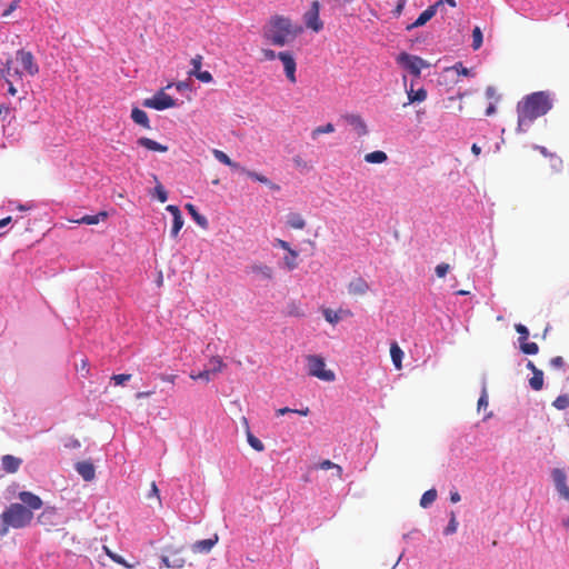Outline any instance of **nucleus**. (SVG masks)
I'll return each instance as SVG.
<instances>
[{
    "instance_id": "1",
    "label": "nucleus",
    "mask_w": 569,
    "mask_h": 569,
    "mask_svg": "<svg viewBox=\"0 0 569 569\" xmlns=\"http://www.w3.org/2000/svg\"><path fill=\"white\" fill-rule=\"evenodd\" d=\"M302 31L303 28L293 24L289 18L276 14L263 26L262 37L269 44L283 47L293 42Z\"/></svg>"
},
{
    "instance_id": "2",
    "label": "nucleus",
    "mask_w": 569,
    "mask_h": 569,
    "mask_svg": "<svg viewBox=\"0 0 569 569\" xmlns=\"http://www.w3.org/2000/svg\"><path fill=\"white\" fill-rule=\"evenodd\" d=\"M551 107L550 97L543 91L527 96L518 103V130L525 131L535 119L546 114Z\"/></svg>"
},
{
    "instance_id": "3",
    "label": "nucleus",
    "mask_w": 569,
    "mask_h": 569,
    "mask_svg": "<svg viewBox=\"0 0 569 569\" xmlns=\"http://www.w3.org/2000/svg\"><path fill=\"white\" fill-rule=\"evenodd\" d=\"M33 512L21 503H11L0 515V537L6 536L10 528L21 529L31 523Z\"/></svg>"
},
{
    "instance_id": "4",
    "label": "nucleus",
    "mask_w": 569,
    "mask_h": 569,
    "mask_svg": "<svg viewBox=\"0 0 569 569\" xmlns=\"http://www.w3.org/2000/svg\"><path fill=\"white\" fill-rule=\"evenodd\" d=\"M306 359L309 376L328 382H331L336 379L335 372L332 370L326 369V362L322 357L310 355L307 356Z\"/></svg>"
},
{
    "instance_id": "5",
    "label": "nucleus",
    "mask_w": 569,
    "mask_h": 569,
    "mask_svg": "<svg viewBox=\"0 0 569 569\" xmlns=\"http://www.w3.org/2000/svg\"><path fill=\"white\" fill-rule=\"evenodd\" d=\"M0 79L8 84V93L14 97L18 93L16 83L22 82V71L13 66L12 59H8L0 68Z\"/></svg>"
},
{
    "instance_id": "6",
    "label": "nucleus",
    "mask_w": 569,
    "mask_h": 569,
    "mask_svg": "<svg viewBox=\"0 0 569 569\" xmlns=\"http://www.w3.org/2000/svg\"><path fill=\"white\" fill-rule=\"evenodd\" d=\"M397 62L417 78L420 77L421 69L429 67V63L422 58L407 52H401L397 57Z\"/></svg>"
},
{
    "instance_id": "7",
    "label": "nucleus",
    "mask_w": 569,
    "mask_h": 569,
    "mask_svg": "<svg viewBox=\"0 0 569 569\" xmlns=\"http://www.w3.org/2000/svg\"><path fill=\"white\" fill-rule=\"evenodd\" d=\"M14 61L21 66V69L19 70L22 71V76L28 74L30 77H34L38 74L39 66L30 51L23 49L18 50L13 62Z\"/></svg>"
},
{
    "instance_id": "8",
    "label": "nucleus",
    "mask_w": 569,
    "mask_h": 569,
    "mask_svg": "<svg viewBox=\"0 0 569 569\" xmlns=\"http://www.w3.org/2000/svg\"><path fill=\"white\" fill-rule=\"evenodd\" d=\"M142 104L154 110H166L176 107V100L161 89L153 97L144 99Z\"/></svg>"
},
{
    "instance_id": "9",
    "label": "nucleus",
    "mask_w": 569,
    "mask_h": 569,
    "mask_svg": "<svg viewBox=\"0 0 569 569\" xmlns=\"http://www.w3.org/2000/svg\"><path fill=\"white\" fill-rule=\"evenodd\" d=\"M320 4L318 1L311 3V8L303 14V21L307 28L319 32L323 28V22L319 18Z\"/></svg>"
},
{
    "instance_id": "10",
    "label": "nucleus",
    "mask_w": 569,
    "mask_h": 569,
    "mask_svg": "<svg viewBox=\"0 0 569 569\" xmlns=\"http://www.w3.org/2000/svg\"><path fill=\"white\" fill-rule=\"evenodd\" d=\"M551 476L559 496L569 501V487L567 486V475L565 470L555 468L551 472Z\"/></svg>"
},
{
    "instance_id": "11",
    "label": "nucleus",
    "mask_w": 569,
    "mask_h": 569,
    "mask_svg": "<svg viewBox=\"0 0 569 569\" xmlns=\"http://www.w3.org/2000/svg\"><path fill=\"white\" fill-rule=\"evenodd\" d=\"M277 57L283 63L284 72H286L288 80L291 83H296L297 82V78H296L297 63H296L293 56L288 51H281V52H278Z\"/></svg>"
},
{
    "instance_id": "12",
    "label": "nucleus",
    "mask_w": 569,
    "mask_h": 569,
    "mask_svg": "<svg viewBox=\"0 0 569 569\" xmlns=\"http://www.w3.org/2000/svg\"><path fill=\"white\" fill-rule=\"evenodd\" d=\"M168 551L169 556L161 557L162 566L166 568L181 569L186 563V559L181 556V550L169 549Z\"/></svg>"
},
{
    "instance_id": "13",
    "label": "nucleus",
    "mask_w": 569,
    "mask_h": 569,
    "mask_svg": "<svg viewBox=\"0 0 569 569\" xmlns=\"http://www.w3.org/2000/svg\"><path fill=\"white\" fill-rule=\"evenodd\" d=\"M342 119L356 131L358 137L368 134V127L360 114L347 113L342 116Z\"/></svg>"
},
{
    "instance_id": "14",
    "label": "nucleus",
    "mask_w": 569,
    "mask_h": 569,
    "mask_svg": "<svg viewBox=\"0 0 569 569\" xmlns=\"http://www.w3.org/2000/svg\"><path fill=\"white\" fill-rule=\"evenodd\" d=\"M347 289L350 296L360 297L368 293L370 286L363 278L358 277L348 283Z\"/></svg>"
},
{
    "instance_id": "15",
    "label": "nucleus",
    "mask_w": 569,
    "mask_h": 569,
    "mask_svg": "<svg viewBox=\"0 0 569 569\" xmlns=\"http://www.w3.org/2000/svg\"><path fill=\"white\" fill-rule=\"evenodd\" d=\"M18 498L22 501L21 505L31 510V512H33V510H39L43 505L41 498L30 491L19 492Z\"/></svg>"
},
{
    "instance_id": "16",
    "label": "nucleus",
    "mask_w": 569,
    "mask_h": 569,
    "mask_svg": "<svg viewBox=\"0 0 569 569\" xmlns=\"http://www.w3.org/2000/svg\"><path fill=\"white\" fill-rule=\"evenodd\" d=\"M442 4V0L437 1L435 4L428 7L425 11L420 13L417 20L408 27V29L421 27L426 24L431 18L437 13V9Z\"/></svg>"
},
{
    "instance_id": "17",
    "label": "nucleus",
    "mask_w": 569,
    "mask_h": 569,
    "mask_svg": "<svg viewBox=\"0 0 569 569\" xmlns=\"http://www.w3.org/2000/svg\"><path fill=\"white\" fill-rule=\"evenodd\" d=\"M167 211H169L172 216V228H171V236L176 238L183 227V218L181 214L180 209L174 204H169L166 208Z\"/></svg>"
},
{
    "instance_id": "18",
    "label": "nucleus",
    "mask_w": 569,
    "mask_h": 569,
    "mask_svg": "<svg viewBox=\"0 0 569 569\" xmlns=\"http://www.w3.org/2000/svg\"><path fill=\"white\" fill-rule=\"evenodd\" d=\"M76 470L86 481H91L96 477L94 466L90 461L77 462Z\"/></svg>"
},
{
    "instance_id": "19",
    "label": "nucleus",
    "mask_w": 569,
    "mask_h": 569,
    "mask_svg": "<svg viewBox=\"0 0 569 569\" xmlns=\"http://www.w3.org/2000/svg\"><path fill=\"white\" fill-rule=\"evenodd\" d=\"M242 422L246 427V436H247V441L249 443V446L254 449L256 451L258 452H261L264 450V445L263 442L258 439L251 431H250V427H249V422H248V419L246 417L242 418Z\"/></svg>"
},
{
    "instance_id": "20",
    "label": "nucleus",
    "mask_w": 569,
    "mask_h": 569,
    "mask_svg": "<svg viewBox=\"0 0 569 569\" xmlns=\"http://www.w3.org/2000/svg\"><path fill=\"white\" fill-rule=\"evenodd\" d=\"M57 511L54 508H46L39 516L38 522L44 527L56 526Z\"/></svg>"
},
{
    "instance_id": "21",
    "label": "nucleus",
    "mask_w": 569,
    "mask_h": 569,
    "mask_svg": "<svg viewBox=\"0 0 569 569\" xmlns=\"http://www.w3.org/2000/svg\"><path fill=\"white\" fill-rule=\"evenodd\" d=\"M137 143L150 151H156V152H167L168 151L167 146L161 144V143H159L150 138H147V137L139 138Z\"/></svg>"
},
{
    "instance_id": "22",
    "label": "nucleus",
    "mask_w": 569,
    "mask_h": 569,
    "mask_svg": "<svg viewBox=\"0 0 569 569\" xmlns=\"http://www.w3.org/2000/svg\"><path fill=\"white\" fill-rule=\"evenodd\" d=\"M21 462H22L21 459L17 458L14 456H11V455H6L1 459L3 470L9 473L17 472Z\"/></svg>"
},
{
    "instance_id": "23",
    "label": "nucleus",
    "mask_w": 569,
    "mask_h": 569,
    "mask_svg": "<svg viewBox=\"0 0 569 569\" xmlns=\"http://www.w3.org/2000/svg\"><path fill=\"white\" fill-rule=\"evenodd\" d=\"M249 271L256 276L261 277L262 279H266V280H271L273 277L272 269L269 266L263 264V263L251 264L249 267Z\"/></svg>"
},
{
    "instance_id": "24",
    "label": "nucleus",
    "mask_w": 569,
    "mask_h": 569,
    "mask_svg": "<svg viewBox=\"0 0 569 569\" xmlns=\"http://www.w3.org/2000/svg\"><path fill=\"white\" fill-rule=\"evenodd\" d=\"M322 313H323V317H325L326 321H328L331 325H337L341 320L342 315L343 316H351V311H349V310L340 309L338 311H335V310L329 309V308L325 309L322 311Z\"/></svg>"
},
{
    "instance_id": "25",
    "label": "nucleus",
    "mask_w": 569,
    "mask_h": 569,
    "mask_svg": "<svg viewBox=\"0 0 569 569\" xmlns=\"http://www.w3.org/2000/svg\"><path fill=\"white\" fill-rule=\"evenodd\" d=\"M108 217L106 211H100L97 214H86L82 218L74 220L78 224H98L100 221H104Z\"/></svg>"
},
{
    "instance_id": "26",
    "label": "nucleus",
    "mask_w": 569,
    "mask_h": 569,
    "mask_svg": "<svg viewBox=\"0 0 569 569\" xmlns=\"http://www.w3.org/2000/svg\"><path fill=\"white\" fill-rule=\"evenodd\" d=\"M218 541V536L213 538L199 540L193 543L192 550L194 552H209Z\"/></svg>"
},
{
    "instance_id": "27",
    "label": "nucleus",
    "mask_w": 569,
    "mask_h": 569,
    "mask_svg": "<svg viewBox=\"0 0 569 569\" xmlns=\"http://www.w3.org/2000/svg\"><path fill=\"white\" fill-rule=\"evenodd\" d=\"M287 226L291 229L302 230L306 227V220L300 213L291 212L287 216Z\"/></svg>"
},
{
    "instance_id": "28",
    "label": "nucleus",
    "mask_w": 569,
    "mask_h": 569,
    "mask_svg": "<svg viewBox=\"0 0 569 569\" xmlns=\"http://www.w3.org/2000/svg\"><path fill=\"white\" fill-rule=\"evenodd\" d=\"M213 153V157L221 163L234 169V170H240L241 171V168L240 164L238 162H234L230 159V157L224 153L223 151L221 150H218V149H214L212 151Z\"/></svg>"
},
{
    "instance_id": "29",
    "label": "nucleus",
    "mask_w": 569,
    "mask_h": 569,
    "mask_svg": "<svg viewBox=\"0 0 569 569\" xmlns=\"http://www.w3.org/2000/svg\"><path fill=\"white\" fill-rule=\"evenodd\" d=\"M131 118L137 124H140L146 129L150 128L148 114L143 110L133 108L131 111Z\"/></svg>"
},
{
    "instance_id": "30",
    "label": "nucleus",
    "mask_w": 569,
    "mask_h": 569,
    "mask_svg": "<svg viewBox=\"0 0 569 569\" xmlns=\"http://www.w3.org/2000/svg\"><path fill=\"white\" fill-rule=\"evenodd\" d=\"M186 209L188 210L189 214L196 221L197 224H199L203 229L208 228L207 218L204 216L200 214L198 212L197 208L192 203H187Z\"/></svg>"
},
{
    "instance_id": "31",
    "label": "nucleus",
    "mask_w": 569,
    "mask_h": 569,
    "mask_svg": "<svg viewBox=\"0 0 569 569\" xmlns=\"http://www.w3.org/2000/svg\"><path fill=\"white\" fill-rule=\"evenodd\" d=\"M241 172L246 173L249 178H251L258 182L269 186L273 190H279V186L271 183V181L263 174L247 170L244 168H241Z\"/></svg>"
},
{
    "instance_id": "32",
    "label": "nucleus",
    "mask_w": 569,
    "mask_h": 569,
    "mask_svg": "<svg viewBox=\"0 0 569 569\" xmlns=\"http://www.w3.org/2000/svg\"><path fill=\"white\" fill-rule=\"evenodd\" d=\"M390 356H391V360L395 365V367L397 369H401V361H402V357H403V351L401 350V348L398 346L397 342H393L391 343L390 346Z\"/></svg>"
},
{
    "instance_id": "33",
    "label": "nucleus",
    "mask_w": 569,
    "mask_h": 569,
    "mask_svg": "<svg viewBox=\"0 0 569 569\" xmlns=\"http://www.w3.org/2000/svg\"><path fill=\"white\" fill-rule=\"evenodd\" d=\"M388 160V156L385 151H372L365 154V161L368 163H383Z\"/></svg>"
},
{
    "instance_id": "34",
    "label": "nucleus",
    "mask_w": 569,
    "mask_h": 569,
    "mask_svg": "<svg viewBox=\"0 0 569 569\" xmlns=\"http://www.w3.org/2000/svg\"><path fill=\"white\" fill-rule=\"evenodd\" d=\"M409 103L422 102L427 99V91L423 88L418 90H413L411 87L410 90L407 91Z\"/></svg>"
},
{
    "instance_id": "35",
    "label": "nucleus",
    "mask_w": 569,
    "mask_h": 569,
    "mask_svg": "<svg viewBox=\"0 0 569 569\" xmlns=\"http://www.w3.org/2000/svg\"><path fill=\"white\" fill-rule=\"evenodd\" d=\"M299 253L297 250L292 249L283 257V263L288 270H295L298 267L297 259Z\"/></svg>"
},
{
    "instance_id": "36",
    "label": "nucleus",
    "mask_w": 569,
    "mask_h": 569,
    "mask_svg": "<svg viewBox=\"0 0 569 569\" xmlns=\"http://www.w3.org/2000/svg\"><path fill=\"white\" fill-rule=\"evenodd\" d=\"M532 373L533 376L529 380L530 387L536 391L541 390L543 386V372L539 369H535Z\"/></svg>"
},
{
    "instance_id": "37",
    "label": "nucleus",
    "mask_w": 569,
    "mask_h": 569,
    "mask_svg": "<svg viewBox=\"0 0 569 569\" xmlns=\"http://www.w3.org/2000/svg\"><path fill=\"white\" fill-rule=\"evenodd\" d=\"M153 180L156 181L154 189L152 191V196L156 197L160 202H166L168 199V192L164 187L158 181L157 176L153 174Z\"/></svg>"
},
{
    "instance_id": "38",
    "label": "nucleus",
    "mask_w": 569,
    "mask_h": 569,
    "mask_svg": "<svg viewBox=\"0 0 569 569\" xmlns=\"http://www.w3.org/2000/svg\"><path fill=\"white\" fill-rule=\"evenodd\" d=\"M437 499V490L436 489H429L427 490L421 499H420V506L422 508H428L430 505H432Z\"/></svg>"
},
{
    "instance_id": "39",
    "label": "nucleus",
    "mask_w": 569,
    "mask_h": 569,
    "mask_svg": "<svg viewBox=\"0 0 569 569\" xmlns=\"http://www.w3.org/2000/svg\"><path fill=\"white\" fill-rule=\"evenodd\" d=\"M209 363L211 366L209 371H211L212 375L221 372L223 370V368L226 367V363L223 362L222 358L219 356L211 357L209 360Z\"/></svg>"
},
{
    "instance_id": "40",
    "label": "nucleus",
    "mask_w": 569,
    "mask_h": 569,
    "mask_svg": "<svg viewBox=\"0 0 569 569\" xmlns=\"http://www.w3.org/2000/svg\"><path fill=\"white\" fill-rule=\"evenodd\" d=\"M335 131V127L332 123H327L325 126H319L317 128H315L312 131H311V138L313 140H316L320 134L322 133H332Z\"/></svg>"
},
{
    "instance_id": "41",
    "label": "nucleus",
    "mask_w": 569,
    "mask_h": 569,
    "mask_svg": "<svg viewBox=\"0 0 569 569\" xmlns=\"http://www.w3.org/2000/svg\"><path fill=\"white\" fill-rule=\"evenodd\" d=\"M520 349L526 355H536L539 351V347L536 342L520 341Z\"/></svg>"
},
{
    "instance_id": "42",
    "label": "nucleus",
    "mask_w": 569,
    "mask_h": 569,
    "mask_svg": "<svg viewBox=\"0 0 569 569\" xmlns=\"http://www.w3.org/2000/svg\"><path fill=\"white\" fill-rule=\"evenodd\" d=\"M458 529V521L455 511L450 512V520L448 526L445 528L443 533L446 536L453 535Z\"/></svg>"
},
{
    "instance_id": "43",
    "label": "nucleus",
    "mask_w": 569,
    "mask_h": 569,
    "mask_svg": "<svg viewBox=\"0 0 569 569\" xmlns=\"http://www.w3.org/2000/svg\"><path fill=\"white\" fill-rule=\"evenodd\" d=\"M482 46V32L479 27L472 30V49L478 50Z\"/></svg>"
},
{
    "instance_id": "44",
    "label": "nucleus",
    "mask_w": 569,
    "mask_h": 569,
    "mask_svg": "<svg viewBox=\"0 0 569 569\" xmlns=\"http://www.w3.org/2000/svg\"><path fill=\"white\" fill-rule=\"evenodd\" d=\"M103 550L106 551V553L108 555V557H109L110 559H112L116 563H119V565H121V566H123V567H126V568H131V566H130V565H128V563L126 562V560H124L121 556H119V555H117V553L112 552V551H111L107 546H103Z\"/></svg>"
},
{
    "instance_id": "45",
    "label": "nucleus",
    "mask_w": 569,
    "mask_h": 569,
    "mask_svg": "<svg viewBox=\"0 0 569 569\" xmlns=\"http://www.w3.org/2000/svg\"><path fill=\"white\" fill-rule=\"evenodd\" d=\"M319 467L323 470L335 468L337 470V477L340 479L342 476V468L330 460H323L322 462H320Z\"/></svg>"
},
{
    "instance_id": "46",
    "label": "nucleus",
    "mask_w": 569,
    "mask_h": 569,
    "mask_svg": "<svg viewBox=\"0 0 569 569\" xmlns=\"http://www.w3.org/2000/svg\"><path fill=\"white\" fill-rule=\"evenodd\" d=\"M211 371H209V369L207 370H203V371H200L198 373H190V378L192 380H204V381H210L211 380Z\"/></svg>"
},
{
    "instance_id": "47",
    "label": "nucleus",
    "mask_w": 569,
    "mask_h": 569,
    "mask_svg": "<svg viewBox=\"0 0 569 569\" xmlns=\"http://www.w3.org/2000/svg\"><path fill=\"white\" fill-rule=\"evenodd\" d=\"M553 406L559 410H563L569 406V398L567 396H559L553 401Z\"/></svg>"
},
{
    "instance_id": "48",
    "label": "nucleus",
    "mask_w": 569,
    "mask_h": 569,
    "mask_svg": "<svg viewBox=\"0 0 569 569\" xmlns=\"http://www.w3.org/2000/svg\"><path fill=\"white\" fill-rule=\"evenodd\" d=\"M201 64H202V57L200 54H197L194 58L191 59L192 70L190 73L194 76L196 73L201 71Z\"/></svg>"
},
{
    "instance_id": "49",
    "label": "nucleus",
    "mask_w": 569,
    "mask_h": 569,
    "mask_svg": "<svg viewBox=\"0 0 569 569\" xmlns=\"http://www.w3.org/2000/svg\"><path fill=\"white\" fill-rule=\"evenodd\" d=\"M515 329L520 335V338H519L520 341H526L528 339L529 331L526 326H523L521 323H517L515 326Z\"/></svg>"
},
{
    "instance_id": "50",
    "label": "nucleus",
    "mask_w": 569,
    "mask_h": 569,
    "mask_svg": "<svg viewBox=\"0 0 569 569\" xmlns=\"http://www.w3.org/2000/svg\"><path fill=\"white\" fill-rule=\"evenodd\" d=\"M450 270V266L448 263H439L435 271H436V274L439 277V278H443Z\"/></svg>"
},
{
    "instance_id": "51",
    "label": "nucleus",
    "mask_w": 569,
    "mask_h": 569,
    "mask_svg": "<svg viewBox=\"0 0 569 569\" xmlns=\"http://www.w3.org/2000/svg\"><path fill=\"white\" fill-rule=\"evenodd\" d=\"M450 70H455L458 74L468 77L470 74V70L463 67L461 62H457Z\"/></svg>"
},
{
    "instance_id": "52",
    "label": "nucleus",
    "mask_w": 569,
    "mask_h": 569,
    "mask_svg": "<svg viewBox=\"0 0 569 569\" xmlns=\"http://www.w3.org/2000/svg\"><path fill=\"white\" fill-rule=\"evenodd\" d=\"M198 80L202 82H211L212 81V74L209 71H199L194 74Z\"/></svg>"
},
{
    "instance_id": "53",
    "label": "nucleus",
    "mask_w": 569,
    "mask_h": 569,
    "mask_svg": "<svg viewBox=\"0 0 569 569\" xmlns=\"http://www.w3.org/2000/svg\"><path fill=\"white\" fill-rule=\"evenodd\" d=\"M130 378H131V375L121 373V375H114L112 377V380L114 381L116 385H122L126 381L130 380Z\"/></svg>"
},
{
    "instance_id": "54",
    "label": "nucleus",
    "mask_w": 569,
    "mask_h": 569,
    "mask_svg": "<svg viewBox=\"0 0 569 569\" xmlns=\"http://www.w3.org/2000/svg\"><path fill=\"white\" fill-rule=\"evenodd\" d=\"M488 396L486 390L482 391V395L480 396L478 400V410L486 409L488 407Z\"/></svg>"
},
{
    "instance_id": "55",
    "label": "nucleus",
    "mask_w": 569,
    "mask_h": 569,
    "mask_svg": "<svg viewBox=\"0 0 569 569\" xmlns=\"http://www.w3.org/2000/svg\"><path fill=\"white\" fill-rule=\"evenodd\" d=\"M273 246L279 247V248L286 250L287 252L292 250V248L290 247L289 242L282 240V239H274Z\"/></svg>"
},
{
    "instance_id": "56",
    "label": "nucleus",
    "mask_w": 569,
    "mask_h": 569,
    "mask_svg": "<svg viewBox=\"0 0 569 569\" xmlns=\"http://www.w3.org/2000/svg\"><path fill=\"white\" fill-rule=\"evenodd\" d=\"M550 365H551L552 367H555V368H562V367H563V365H565V361H563L562 357L557 356V357H555V358H552V359L550 360Z\"/></svg>"
},
{
    "instance_id": "57",
    "label": "nucleus",
    "mask_w": 569,
    "mask_h": 569,
    "mask_svg": "<svg viewBox=\"0 0 569 569\" xmlns=\"http://www.w3.org/2000/svg\"><path fill=\"white\" fill-rule=\"evenodd\" d=\"M262 54H263V57H264V59H266V60H273V59L278 58V57H277V54H278V53H276V52H274L273 50H271V49H263V50H262Z\"/></svg>"
},
{
    "instance_id": "58",
    "label": "nucleus",
    "mask_w": 569,
    "mask_h": 569,
    "mask_svg": "<svg viewBox=\"0 0 569 569\" xmlns=\"http://www.w3.org/2000/svg\"><path fill=\"white\" fill-rule=\"evenodd\" d=\"M19 0H13L9 8L3 12V17H8L18 7Z\"/></svg>"
},
{
    "instance_id": "59",
    "label": "nucleus",
    "mask_w": 569,
    "mask_h": 569,
    "mask_svg": "<svg viewBox=\"0 0 569 569\" xmlns=\"http://www.w3.org/2000/svg\"><path fill=\"white\" fill-rule=\"evenodd\" d=\"M152 496H154L156 498L159 499V489H158V487H157L154 481L151 483V490H150V493H149V498L152 497Z\"/></svg>"
},
{
    "instance_id": "60",
    "label": "nucleus",
    "mask_w": 569,
    "mask_h": 569,
    "mask_svg": "<svg viewBox=\"0 0 569 569\" xmlns=\"http://www.w3.org/2000/svg\"><path fill=\"white\" fill-rule=\"evenodd\" d=\"M160 379L162 381L173 383L176 380V376L174 375H160Z\"/></svg>"
},
{
    "instance_id": "61",
    "label": "nucleus",
    "mask_w": 569,
    "mask_h": 569,
    "mask_svg": "<svg viewBox=\"0 0 569 569\" xmlns=\"http://www.w3.org/2000/svg\"><path fill=\"white\" fill-rule=\"evenodd\" d=\"M154 393V390H150V391H140L136 395V398L137 399H141V398H147V397H150Z\"/></svg>"
},
{
    "instance_id": "62",
    "label": "nucleus",
    "mask_w": 569,
    "mask_h": 569,
    "mask_svg": "<svg viewBox=\"0 0 569 569\" xmlns=\"http://www.w3.org/2000/svg\"><path fill=\"white\" fill-rule=\"evenodd\" d=\"M460 499H461V497H460V495H459V492H458V491H452V492H450V501H451L452 503H457V502H459V501H460Z\"/></svg>"
},
{
    "instance_id": "63",
    "label": "nucleus",
    "mask_w": 569,
    "mask_h": 569,
    "mask_svg": "<svg viewBox=\"0 0 569 569\" xmlns=\"http://www.w3.org/2000/svg\"><path fill=\"white\" fill-rule=\"evenodd\" d=\"M486 96L489 99H493L496 97V89L493 87H488L486 89Z\"/></svg>"
},
{
    "instance_id": "64",
    "label": "nucleus",
    "mask_w": 569,
    "mask_h": 569,
    "mask_svg": "<svg viewBox=\"0 0 569 569\" xmlns=\"http://www.w3.org/2000/svg\"><path fill=\"white\" fill-rule=\"evenodd\" d=\"M295 410L293 409H290L288 407H284V408H280L277 410V415L278 416H283L286 413H289V412H293Z\"/></svg>"
}]
</instances>
